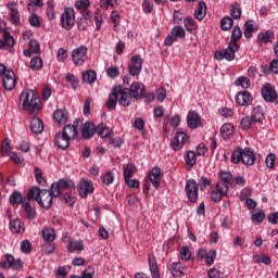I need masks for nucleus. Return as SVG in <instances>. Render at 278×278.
Segmentation results:
<instances>
[{
	"instance_id": "e2e57ef3",
	"label": "nucleus",
	"mask_w": 278,
	"mask_h": 278,
	"mask_svg": "<svg viewBox=\"0 0 278 278\" xmlns=\"http://www.w3.org/2000/svg\"><path fill=\"white\" fill-rule=\"evenodd\" d=\"M106 75L111 77V79H116V77L121 75V72H118V67L111 66L106 68Z\"/></svg>"
},
{
	"instance_id": "393cba45",
	"label": "nucleus",
	"mask_w": 278,
	"mask_h": 278,
	"mask_svg": "<svg viewBox=\"0 0 278 278\" xmlns=\"http://www.w3.org/2000/svg\"><path fill=\"white\" fill-rule=\"evenodd\" d=\"M219 181L216 186H220V188H226L229 191V186H231V179H233V175L230 172H219L218 174Z\"/></svg>"
},
{
	"instance_id": "f8f14e48",
	"label": "nucleus",
	"mask_w": 278,
	"mask_h": 278,
	"mask_svg": "<svg viewBox=\"0 0 278 278\" xmlns=\"http://www.w3.org/2000/svg\"><path fill=\"white\" fill-rule=\"evenodd\" d=\"M88 60V48L80 46L72 51V61L78 66H84V63Z\"/></svg>"
},
{
	"instance_id": "052dcab7",
	"label": "nucleus",
	"mask_w": 278,
	"mask_h": 278,
	"mask_svg": "<svg viewBox=\"0 0 278 278\" xmlns=\"http://www.w3.org/2000/svg\"><path fill=\"white\" fill-rule=\"evenodd\" d=\"M253 118L249 115H245L243 118H241V127L242 129H251V125L253 124Z\"/></svg>"
},
{
	"instance_id": "a19ab883",
	"label": "nucleus",
	"mask_w": 278,
	"mask_h": 278,
	"mask_svg": "<svg viewBox=\"0 0 278 278\" xmlns=\"http://www.w3.org/2000/svg\"><path fill=\"white\" fill-rule=\"evenodd\" d=\"M222 138L227 140L233 136V125L231 124H224L220 128Z\"/></svg>"
},
{
	"instance_id": "6e6552de",
	"label": "nucleus",
	"mask_w": 278,
	"mask_h": 278,
	"mask_svg": "<svg viewBox=\"0 0 278 278\" xmlns=\"http://www.w3.org/2000/svg\"><path fill=\"white\" fill-rule=\"evenodd\" d=\"M185 192L190 203H197L199 201V184L194 179L186 181Z\"/></svg>"
},
{
	"instance_id": "a211bd4d",
	"label": "nucleus",
	"mask_w": 278,
	"mask_h": 278,
	"mask_svg": "<svg viewBox=\"0 0 278 278\" xmlns=\"http://www.w3.org/2000/svg\"><path fill=\"white\" fill-rule=\"evenodd\" d=\"M77 127H79L78 119L74 121L73 124L65 125L63 127L62 134L70 140H75V138H77L78 135Z\"/></svg>"
},
{
	"instance_id": "13d9d810",
	"label": "nucleus",
	"mask_w": 278,
	"mask_h": 278,
	"mask_svg": "<svg viewBox=\"0 0 278 278\" xmlns=\"http://www.w3.org/2000/svg\"><path fill=\"white\" fill-rule=\"evenodd\" d=\"M198 186H200V190L203 192L207 186H212V179L202 176L198 181Z\"/></svg>"
},
{
	"instance_id": "f257e3e1",
	"label": "nucleus",
	"mask_w": 278,
	"mask_h": 278,
	"mask_svg": "<svg viewBox=\"0 0 278 278\" xmlns=\"http://www.w3.org/2000/svg\"><path fill=\"white\" fill-rule=\"evenodd\" d=\"M20 103L23 110H26L29 114H38L40 112V97L34 90L22 91Z\"/></svg>"
},
{
	"instance_id": "7ed1b4c3",
	"label": "nucleus",
	"mask_w": 278,
	"mask_h": 278,
	"mask_svg": "<svg viewBox=\"0 0 278 278\" xmlns=\"http://www.w3.org/2000/svg\"><path fill=\"white\" fill-rule=\"evenodd\" d=\"M244 164L245 166H253L255 164V153L251 148H237L231 154L232 164Z\"/></svg>"
},
{
	"instance_id": "7c9ffc66",
	"label": "nucleus",
	"mask_w": 278,
	"mask_h": 278,
	"mask_svg": "<svg viewBox=\"0 0 278 278\" xmlns=\"http://www.w3.org/2000/svg\"><path fill=\"white\" fill-rule=\"evenodd\" d=\"M86 247L84 245V241L81 240H75V239H70L68 244H67V251L70 253H80V251H84Z\"/></svg>"
},
{
	"instance_id": "a18cd8bd",
	"label": "nucleus",
	"mask_w": 278,
	"mask_h": 278,
	"mask_svg": "<svg viewBox=\"0 0 278 278\" xmlns=\"http://www.w3.org/2000/svg\"><path fill=\"white\" fill-rule=\"evenodd\" d=\"M242 38V29H240V26H235L231 33V39L230 45H238V40Z\"/></svg>"
},
{
	"instance_id": "603ef678",
	"label": "nucleus",
	"mask_w": 278,
	"mask_h": 278,
	"mask_svg": "<svg viewBox=\"0 0 278 278\" xmlns=\"http://www.w3.org/2000/svg\"><path fill=\"white\" fill-rule=\"evenodd\" d=\"M244 36L245 38H253V33L255 31V27L253 25V21H248L244 24Z\"/></svg>"
},
{
	"instance_id": "0e129e2a",
	"label": "nucleus",
	"mask_w": 278,
	"mask_h": 278,
	"mask_svg": "<svg viewBox=\"0 0 278 278\" xmlns=\"http://www.w3.org/2000/svg\"><path fill=\"white\" fill-rule=\"evenodd\" d=\"M208 278H225V274L217 268H211L207 273Z\"/></svg>"
},
{
	"instance_id": "09e8293b",
	"label": "nucleus",
	"mask_w": 278,
	"mask_h": 278,
	"mask_svg": "<svg viewBox=\"0 0 278 278\" xmlns=\"http://www.w3.org/2000/svg\"><path fill=\"white\" fill-rule=\"evenodd\" d=\"M235 84L237 86H241L244 90H248V88H251V79L247 76H241L236 79Z\"/></svg>"
},
{
	"instance_id": "5fc2aeb1",
	"label": "nucleus",
	"mask_w": 278,
	"mask_h": 278,
	"mask_svg": "<svg viewBox=\"0 0 278 278\" xmlns=\"http://www.w3.org/2000/svg\"><path fill=\"white\" fill-rule=\"evenodd\" d=\"M66 81L71 84V87L73 88V90H77V88H79V79L77 78V76L73 74H67Z\"/></svg>"
},
{
	"instance_id": "a878e982",
	"label": "nucleus",
	"mask_w": 278,
	"mask_h": 278,
	"mask_svg": "<svg viewBox=\"0 0 278 278\" xmlns=\"http://www.w3.org/2000/svg\"><path fill=\"white\" fill-rule=\"evenodd\" d=\"M7 8L10 10V21L12 25H21V16L18 13V8L16 7V3L9 2L7 4Z\"/></svg>"
},
{
	"instance_id": "774afa93",
	"label": "nucleus",
	"mask_w": 278,
	"mask_h": 278,
	"mask_svg": "<svg viewBox=\"0 0 278 278\" xmlns=\"http://www.w3.org/2000/svg\"><path fill=\"white\" fill-rule=\"evenodd\" d=\"M29 49L33 51V53H40V42L36 39H31L29 41Z\"/></svg>"
},
{
	"instance_id": "4468645a",
	"label": "nucleus",
	"mask_w": 278,
	"mask_h": 278,
	"mask_svg": "<svg viewBox=\"0 0 278 278\" xmlns=\"http://www.w3.org/2000/svg\"><path fill=\"white\" fill-rule=\"evenodd\" d=\"M131 64L128 66V73L131 77H136L142 73V58L140 54H135L130 59Z\"/></svg>"
},
{
	"instance_id": "9b49d317",
	"label": "nucleus",
	"mask_w": 278,
	"mask_h": 278,
	"mask_svg": "<svg viewBox=\"0 0 278 278\" xmlns=\"http://www.w3.org/2000/svg\"><path fill=\"white\" fill-rule=\"evenodd\" d=\"M188 132L178 130L175 137L172 139L169 147L173 151H181L184 149V144L188 142Z\"/></svg>"
},
{
	"instance_id": "9d476101",
	"label": "nucleus",
	"mask_w": 278,
	"mask_h": 278,
	"mask_svg": "<svg viewBox=\"0 0 278 278\" xmlns=\"http://www.w3.org/2000/svg\"><path fill=\"white\" fill-rule=\"evenodd\" d=\"M238 49H240V46L229 43L227 49L215 52V60H218L219 62L220 60L231 62L236 60V51H238Z\"/></svg>"
},
{
	"instance_id": "473e14b6",
	"label": "nucleus",
	"mask_w": 278,
	"mask_h": 278,
	"mask_svg": "<svg viewBox=\"0 0 278 278\" xmlns=\"http://www.w3.org/2000/svg\"><path fill=\"white\" fill-rule=\"evenodd\" d=\"M9 201L11 205H23L27 201L25 197L18 191H13V193L10 195Z\"/></svg>"
},
{
	"instance_id": "6e6d98bb",
	"label": "nucleus",
	"mask_w": 278,
	"mask_h": 278,
	"mask_svg": "<svg viewBox=\"0 0 278 278\" xmlns=\"http://www.w3.org/2000/svg\"><path fill=\"white\" fill-rule=\"evenodd\" d=\"M76 10H79L80 12H84L90 8V0H77L75 2Z\"/></svg>"
},
{
	"instance_id": "58836bf2",
	"label": "nucleus",
	"mask_w": 278,
	"mask_h": 278,
	"mask_svg": "<svg viewBox=\"0 0 278 278\" xmlns=\"http://www.w3.org/2000/svg\"><path fill=\"white\" fill-rule=\"evenodd\" d=\"M184 26L189 34H194V31H197V29L199 27L197 25V22L194 20H192V17H186L184 20Z\"/></svg>"
},
{
	"instance_id": "cd10ccee",
	"label": "nucleus",
	"mask_w": 278,
	"mask_h": 278,
	"mask_svg": "<svg viewBox=\"0 0 278 278\" xmlns=\"http://www.w3.org/2000/svg\"><path fill=\"white\" fill-rule=\"evenodd\" d=\"M94 134H97V126L92 122H86L81 131L84 140H90Z\"/></svg>"
},
{
	"instance_id": "f3484780",
	"label": "nucleus",
	"mask_w": 278,
	"mask_h": 278,
	"mask_svg": "<svg viewBox=\"0 0 278 278\" xmlns=\"http://www.w3.org/2000/svg\"><path fill=\"white\" fill-rule=\"evenodd\" d=\"M236 103L247 108L253 103V94L249 91H239L236 96Z\"/></svg>"
},
{
	"instance_id": "680f3d73",
	"label": "nucleus",
	"mask_w": 278,
	"mask_h": 278,
	"mask_svg": "<svg viewBox=\"0 0 278 278\" xmlns=\"http://www.w3.org/2000/svg\"><path fill=\"white\" fill-rule=\"evenodd\" d=\"M214 260H216V250H210L205 257L206 266H212V264H214Z\"/></svg>"
},
{
	"instance_id": "bf43d9fd",
	"label": "nucleus",
	"mask_w": 278,
	"mask_h": 278,
	"mask_svg": "<svg viewBox=\"0 0 278 278\" xmlns=\"http://www.w3.org/2000/svg\"><path fill=\"white\" fill-rule=\"evenodd\" d=\"M275 34L273 33V30H267L266 34H260L258 35V40H261V42H265L268 43L270 42V39L274 38Z\"/></svg>"
},
{
	"instance_id": "de8ad7c7",
	"label": "nucleus",
	"mask_w": 278,
	"mask_h": 278,
	"mask_svg": "<svg viewBox=\"0 0 278 278\" xmlns=\"http://www.w3.org/2000/svg\"><path fill=\"white\" fill-rule=\"evenodd\" d=\"M185 161H186L187 166L192 168L194 166V164H197V153H194V151H190V150L187 151Z\"/></svg>"
},
{
	"instance_id": "37998d69",
	"label": "nucleus",
	"mask_w": 278,
	"mask_h": 278,
	"mask_svg": "<svg viewBox=\"0 0 278 278\" xmlns=\"http://www.w3.org/2000/svg\"><path fill=\"white\" fill-rule=\"evenodd\" d=\"M83 80L86 84H94L97 81V72L93 70L87 71L85 74H83Z\"/></svg>"
},
{
	"instance_id": "1a4fd4ad",
	"label": "nucleus",
	"mask_w": 278,
	"mask_h": 278,
	"mask_svg": "<svg viewBox=\"0 0 278 278\" xmlns=\"http://www.w3.org/2000/svg\"><path fill=\"white\" fill-rule=\"evenodd\" d=\"M61 25L66 31H71L75 27V10L73 8H65L61 16Z\"/></svg>"
},
{
	"instance_id": "ea45409f",
	"label": "nucleus",
	"mask_w": 278,
	"mask_h": 278,
	"mask_svg": "<svg viewBox=\"0 0 278 278\" xmlns=\"http://www.w3.org/2000/svg\"><path fill=\"white\" fill-rule=\"evenodd\" d=\"M205 14H207V5L205 2H199L198 10L194 13L195 18H198V21H203Z\"/></svg>"
},
{
	"instance_id": "f704fd0d",
	"label": "nucleus",
	"mask_w": 278,
	"mask_h": 278,
	"mask_svg": "<svg viewBox=\"0 0 278 278\" xmlns=\"http://www.w3.org/2000/svg\"><path fill=\"white\" fill-rule=\"evenodd\" d=\"M31 200H29V198H27V201L25 203H23L22 207L26 213V218H28V220H34V218H36V210H34V207H31Z\"/></svg>"
},
{
	"instance_id": "864d4df0",
	"label": "nucleus",
	"mask_w": 278,
	"mask_h": 278,
	"mask_svg": "<svg viewBox=\"0 0 278 278\" xmlns=\"http://www.w3.org/2000/svg\"><path fill=\"white\" fill-rule=\"evenodd\" d=\"M30 68L33 71H41L42 70V58L35 56L30 60Z\"/></svg>"
},
{
	"instance_id": "412c9836",
	"label": "nucleus",
	"mask_w": 278,
	"mask_h": 278,
	"mask_svg": "<svg viewBox=\"0 0 278 278\" xmlns=\"http://www.w3.org/2000/svg\"><path fill=\"white\" fill-rule=\"evenodd\" d=\"M129 92L134 99H142L144 97V84L136 81L130 85Z\"/></svg>"
},
{
	"instance_id": "2f4dec72",
	"label": "nucleus",
	"mask_w": 278,
	"mask_h": 278,
	"mask_svg": "<svg viewBox=\"0 0 278 278\" xmlns=\"http://www.w3.org/2000/svg\"><path fill=\"white\" fill-rule=\"evenodd\" d=\"M184 270H186V266L181 265V262L173 263L170 266L173 277H184L186 275Z\"/></svg>"
},
{
	"instance_id": "bb28decb",
	"label": "nucleus",
	"mask_w": 278,
	"mask_h": 278,
	"mask_svg": "<svg viewBox=\"0 0 278 278\" xmlns=\"http://www.w3.org/2000/svg\"><path fill=\"white\" fill-rule=\"evenodd\" d=\"M149 270L152 278H161L160 277V267H157V260L155 255L149 254L148 256Z\"/></svg>"
},
{
	"instance_id": "5701e85b",
	"label": "nucleus",
	"mask_w": 278,
	"mask_h": 278,
	"mask_svg": "<svg viewBox=\"0 0 278 278\" xmlns=\"http://www.w3.org/2000/svg\"><path fill=\"white\" fill-rule=\"evenodd\" d=\"M187 124L190 129H198L201 127V115L197 111H190L187 115Z\"/></svg>"
},
{
	"instance_id": "8fccbe9b",
	"label": "nucleus",
	"mask_w": 278,
	"mask_h": 278,
	"mask_svg": "<svg viewBox=\"0 0 278 278\" xmlns=\"http://www.w3.org/2000/svg\"><path fill=\"white\" fill-rule=\"evenodd\" d=\"M220 27H222L223 31H229V29H231V27H233V18H231L229 16H225L220 21Z\"/></svg>"
},
{
	"instance_id": "4d7b16f0",
	"label": "nucleus",
	"mask_w": 278,
	"mask_h": 278,
	"mask_svg": "<svg viewBox=\"0 0 278 278\" xmlns=\"http://www.w3.org/2000/svg\"><path fill=\"white\" fill-rule=\"evenodd\" d=\"M102 184H105V186H112V184H114V173L106 172L102 175Z\"/></svg>"
},
{
	"instance_id": "c85d7f7f",
	"label": "nucleus",
	"mask_w": 278,
	"mask_h": 278,
	"mask_svg": "<svg viewBox=\"0 0 278 278\" xmlns=\"http://www.w3.org/2000/svg\"><path fill=\"white\" fill-rule=\"evenodd\" d=\"M30 131L31 134H42L45 131V123L39 117L34 116L30 121Z\"/></svg>"
},
{
	"instance_id": "f03ea898",
	"label": "nucleus",
	"mask_w": 278,
	"mask_h": 278,
	"mask_svg": "<svg viewBox=\"0 0 278 278\" xmlns=\"http://www.w3.org/2000/svg\"><path fill=\"white\" fill-rule=\"evenodd\" d=\"M27 198L29 200L35 199L43 210H51V205H53V195L51 191L47 189L40 190L38 187H33L28 191Z\"/></svg>"
},
{
	"instance_id": "aec40b11",
	"label": "nucleus",
	"mask_w": 278,
	"mask_h": 278,
	"mask_svg": "<svg viewBox=\"0 0 278 278\" xmlns=\"http://www.w3.org/2000/svg\"><path fill=\"white\" fill-rule=\"evenodd\" d=\"M227 187H220V185H216L215 189L211 191V200L214 201V203H220L223 201V197H227Z\"/></svg>"
},
{
	"instance_id": "79ce46f5",
	"label": "nucleus",
	"mask_w": 278,
	"mask_h": 278,
	"mask_svg": "<svg viewBox=\"0 0 278 278\" xmlns=\"http://www.w3.org/2000/svg\"><path fill=\"white\" fill-rule=\"evenodd\" d=\"M96 134H98L100 138H109L111 132L110 128H108L105 124L101 123L98 126H96Z\"/></svg>"
},
{
	"instance_id": "423d86ee",
	"label": "nucleus",
	"mask_w": 278,
	"mask_h": 278,
	"mask_svg": "<svg viewBox=\"0 0 278 278\" xmlns=\"http://www.w3.org/2000/svg\"><path fill=\"white\" fill-rule=\"evenodd\" d=\"M186 38V29L182 26L176 25L172 28L169 35L164 40L165 47H173L174 42H179Z\"/></svg>"
},
{
	"instance_id": "39448f33",
	"label": "nucleus",
	"mask_w": 278,
	"mask_h": 278,
	"mask_svg": "<svg viewBox=\"0 0 278 278\" xmlns=\"http://www.w3.org/2000/svg\"><path fill=\"white\" fill-rule=\"evenodd\" d=\"M162 179V169L160 167H153L148 177L144 179V184H143V190L144 192H149V190H151V185L153 186V188L157 189L160 188V180ZM150 181V184H149Z\"/></svg>"
},
{
	"instance_id": "dca6fc26",
	"label": "nucleus",
	"mask_w": 278,
	"mask_h": 278,
	"mask_svg": "<svg viewBox=\"0 0 278 278\" xmlns=\"http://www.w3.org/2000/svg\"><path fill=\"white\" fill-rule=\"evenodd\" d=\"M92 192H94L92 181L86 179L80 180L78 187L79 197H81V199H86V197H88V194H92Z\"/></svg>"
},
{
	"instance_id": "c756f323",
	"label": "nucleus",
	"mask_w": 278,
	"mask_h": 278,
	"mask_svg": "<svg viewBox=\"0 0 278 278\" xmlns=\"http://www.w3.org/2000/svg\"><path fill=\"white\" fill-rule=\"evenodd\" d=\"M53 118L59 125L68 123V111L66 109L56 110L53 113Z\"/></svg>"
},
{
	"instance_id": "b1692460",
	"label": "nucleus",
	"mask_w": 278,
	"mask_h": 278,
	"mask_svg": "<svg viewBox=\"0 0 278 278\" xmlns=\"http://www.w3.org/2000/svg\"><path fill=\"white\" fill-rule=\"evenodd\" d=\"M54 144L58 149H62V151H66L68 147H71V139L63 135V132H58L54 137Z\"/></svg>"
},
{
	"instance_id": "69168bd1",
	"label": "nucleus",
	"mask_w": 278,
	"mask_h": 278,
	"mask_svg": "<svg viewBox=\"0 0 278 278\" xmlns=\"http://www.w3.org/2000/svg\"><path fill=\"white\" fill-rule=\"evenodd\" d=\"M50 193L53 195V197H60V194H62V189L60 187V182H53L51 185V191Z\"/></svg>"
},
{
	"instance_id": "c9c22d12",
	"label": "nucleus",
	"mask_w": 278,
	"mask_h": 278,
	"mask_svg": "<svg viewBox=\"0 0 278 278\" xmlns=\"http://www.w3.org/2000/svg\"><path fill=\"white\" fill-rule=\"evenodd\" d=\"M10 229L12 233H23L25 231V228L23 227V220L14 219L10 222Z\"/></svg>"
},
{
	"instance_id": "72a5a7b5",
	"label": "nucleus",
	"mask_w": 278,
	"mask_h": 278,
	"mask_svg": "<svg viewBox=\"0 0 278 278\" xmlns=\"http://www.w3.org/2000/svg\"><path fill=\"white\" fill-rule=\"evenodd\" d=\"M251 118L253 123H262L264 121V108L257 105L252 110Z\"/></svg>"
},
{
	"instance_id": "4c0bfd02",
	"label": "nucleus",
	"mask_w": 278,
	"mask_h": 278,
	"mask_svg": "<svg viewBox=\"0 0 278 278\" xmlns=\"http://www.w3.org/2000/svg\"><path fill=\"white\" fill-rule=\"evenodd\" d=\"M123 173H124V181L127 179H131L134 174L136 173V165L134 164H124L123 165Z\"/></svg>"
},
{
	"instance_id": "338daca9",
	"label": "nucleus",
	"mask_w": 278,
	"mask_h": 278,
	"mask_svg": "<svg viewBox=\"0 0 278 278\" xmlns=\"http://www.w3.org/2000/svg\"><path fill=\"white\" fill-rule=\"evenodd\" d=\"M3 40H4V45L7 47H14V37H12V35H10V33H8V31L3 33Z\"/></svg>"
},
{
	"instance_id": "20e7f679",
	"label": "nucleus",
	"mask_w": 278,
	"mask_h": 278,
	"mask_svg": "<svg viewBox=\"0 0 278 278\" xmlns=\"http://www.w3.org/2000/svg\"><path fill=\"white\" fill-rule=\"evenodd\" d=\"M25 266L23 260L14 258V255L7 253L4 254V260L0 261V268L2 270H15L16 273H21Z\"/></svg>"
},
{
	"instance_id": "49530a36",
	"label": "nucleus",
	"mask_w": 278,
	"mask_h": 278,
	"mask_svg": "<svg viewBox=\"0 0 278 278\" xmlns=\"http://www.w3.org/2000/svg\"><path fill=\"white\" fill-rule=\"evenodd\" d=\"M12 153V146H10V139H4L1 144V155L3 157H10Z\"/></svg>"
},
{
	"instance_id": "ddd939ff",
	"label": "nucleus",
	"mask_w": 278,
	"mask_h": 278,
	"mask_svg": "<svg viewBox=\"0 0 278 278\" xmlns=\"http://www.w3.org/2000/svg\"><path fill=\"white\" fill-rule=\"evenodd\" d=\"M2 81V88L8 90L9 92L16 88V74L14 71H8L4 75L1 77Z\"/></svg>"
},
{
	"instance_id": "4be33fe9",
	"label": "nucleus",
	"mask_w": 278,
	"mask_h": 278,
	"mask_svg": "<svg viewBox=\"0 0 278 278\" xmlns=\"http://www.w3.org/2000/svg\"><path fill=\"white\" fill-rule=\"evenodd\" d=\"M262 97L263 99H265L268 103H273L275 102V94L277 93V91L275 90V87L270 84H265L262 87Z\"/></svg>"
},
{
	"instance_id": "2eb2a0df",
	"label": "nucleus",
	"mask_w": 278,
	"mask_h": 278,
	"mask_svg": "<svg viewBox=\"0 0 278 278\" xmlns=\"http://www.w3.org/2000/svg\"><path fill=\"white\" fill-rule=\"evenodd\" d=\"M131 99L134 98L129 92V88H123L119 86V91H117V100L119 105H123V108H129V105H131Z\"/></svg>"
},
{
	"instance_id": "e433bc0d",
	"label": "nucleus",
	"mask_w": 278,
	"mask_h": 278,
	"mask_svg": "<svg viewBox=\"0 0 278 278\" xmlns=\"http://www.w3.org/2000/svg\"><path fill=\"white\" fill-rule=\"evenodd\" d=\"M230 16L235 21H238L242 17V8L240 7V3L235 2L231 4Z\"/></svg>"
},
{
	"instance_id": "0eeeda50",
	"label": "nucleus",
	"mask_w": 278,
	"mask_h": 278,
	"mask_svg": "<svg viewBox=\"0 0 278 278\" xmlns=\"http://www.w3.org/2000/svg\"><path fill=\"white\" fill-rule=\"evenodd\" d=\"M41 236L45 242H48V248L45 249L46 254L51 255V253H54L55 251V244H53L55 241V229L51 227H43L41 230Z\"/></svg>"
},
{
	"instance_id": "c03bdc74",
	"label": "nucleus",
	"mask_w": 278,
	"mask_h": 278,
	"mask_svg": "<svg viewBox=\"0 0 278 278\" xmlns=\"http://www.w3.org/2000/svg\"><path fill=\"white\" fill-rule=\"evenodd\" d=\"M59 186L61 190H75V182L68 178L60 179Z\"/></svg>"
},
{
	"instance_id": "3c124183",
	"label": "nucleus",
	"mask_w": 278,
	"mask_h": 278,
	"mask_svg": "<svg viewBox=\"0 0 278 278\" xmlns=\"http://www.w3.org/2000/svg\"><path fill=\"white\" fill-rule=\"evenodd\" d=\"M180 260H182V262H190V260H192V254H190V248L188 245L180 248Z\"/></svg>"
},
{
	"instance_id": "6ab92c4d",
	"label": "nucleus",
	"mask_w": 278,
	"mask_h": 278,
	"mask_svg": "<svg viewBox=\"0 0 278 278\" xmlns=\"http://www.w3.org/2000/svg\"><path fill=\"white\" fill-rule=\"evenodd\" d=\"M118 92H121V86H115L113 87L112 92L109 94L106 108L110 112H112V110H116V104L118 103Z\"/></svg>"
}]
</instances>
